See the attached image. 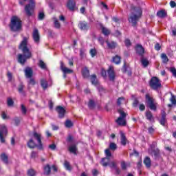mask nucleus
Listing matches in <instances>:
<instances>
[{"instance_id": "nucleus-1", "label": "nucleus", "mask_w": 176, "mask_h": 176, "mask_svg": "<svg viewBox=\"0 0 176 176\" xmlns=\"http://www.w3.org/2000/svg\"><path fill=\"white\" fill-rule=\"evenodd\" d=\"M19 49L22 51L23 54H18V63L24 65L28 58L32 57V52H31V50H30V48L28 47V38L23 37V41L19 45Z\"/></svg>"}, {"instance_id": "nucleus-2", "label": "nucleus", "mask_w": 176, "mask_h": 176, "mask_svg": "<svg viewBox=\"0 0 176 176\" xmlns=\"http://www.w3.org/2000/svg\"><path fill=\"white\" fill-rule=\"evenodd\" d=\"M33 137L34 140H36L38 144L35 143L33 139H30L28 142V146L30 149H34V148H38V149H43V144H42V135L40 133L34 132Z\"/></svg>"}, {"instance_id": "nucleus-3", "label": "nucleus", "mask_w": 176, "mask_h": 176, "mask_svg": "<svg viewBox=\"0 0 176 176\" xmlns=\"http://www.w3.org/2000/svg\"><path fill=\"white\" fill-rule=\"evenodd\" d=\"M9 27L13 32H17L21 30V19L19 16H14L11 18Z\"/></svg>"}, {"instance_id": "nucleus-4", "label": "nucleus", "mask_w": 176, "mask_h": 176, "mask_svg": "<svg viewBox=\"0 0 176 176\" xmlns=\"http://www.w3.org/2000/svg\"><path fill=\"white\" fill-rule=\"evenodd\" d=\"M142 13V10L141 8H133L132 9V14L129 19V23H132L133 25H135L137 24V21L141 17V14Z\"/></svg>"}, {"instance_id": "nucleus-5", "label": "nucleus", "mask_w": 176, "mask_h": 176, "mask_svg": "<svg viewBox=\"0 0 176 176\" xmlns=\"http://www.w3.org/2000/svg\"><path fill=\"white\" fill-rule=\"evenodd\" d=\"M146 103L151 111H156L157 108V102L149 94H146Z\"/></svg>"}, {"instance_id": "nucleus-6", "label": "nucleus", "mask_w": 176, "mask_h": 176, "mask_svg": "<svg viewBox=\"0 0 176 176\" xmlns=\"http://www.w3.org/2000/svg\"><path fill=\"white\" fill-rule=\"evenodd\" d=\"M118 113H120V116L116 120V123H117L118 126H126V124H127V121H126L127 114L122 109H118Z\"/></svg>"}, {"instance_id": "nucleus-7", "label": "nucleus", "mask_w": 176, "mask_h": 176, "mask_svg": "<svg viewBox=\"0 0 176 176\" xmlns=\"http://www.w3.org/2000/svg\"><path fill=\"white\" fill-rule=\"evenodd\" d=\"M149 86L153 90H159L162 87V82L157 77H153L149 81Z\"/></svg>"}, {"instance_id": "nucleus-8", "label": "nucleus", "mask_w": 176, "mask_h": 176, "mask_svg": "<svg viewBox=\"0 0 176 176\" xmlns=\"http://www.w3.org/2000/svg\"><path fill=\"white\" fill-rule=\"evenodd\" d=\"M35 10V0H29V3L25 6V11L27 16H32Z\"/></svg>"}, {"instance_id": "nucleus-9", "label": "nucleus", "mask_w": 176, "mask_h": 176, "mask_svg": "<svg viewBox=\"0 0 176 176\" xmlns=\"http://www.w3.org/2000/svg\"><path fill=\"white\" fill-rule=\"evenodd\" d=\"M6 135H8V129L3 124L0 125V141L2 144L5 142Z\"/></svg>"}, {"instance_id": "nucleus-10", "label": "nucleus", "mask_w": 176, "mask_h": 176, "mask_svg": "<svg viewBox=\"0 0 176 176\" xmlns=\"http://www.w3.org/2000/svg\"><path fill=\"white\" fill-rule=\"evenodd\" d=\"M104 153L106 155V157L102 159L101 163L104 167H107V166H108V163L105 162H109V157L112 156V154L111 153V151H109V149H106L104 151Z\"/></svg>"}, {"instance_id": "nucleus-11", "label": "nucleus", "mask_w": 176, "mask_h": 176, "mask_svg": "<svg viewBox=\"0 0 176 176\" xmlns=\"http://www.w3.org/2000/svg\"><path fill=\"white\" fill-rule=\"evenodd\" d=\"M67 8L71 12L78 10V7H76V2H75V0H69L67 3Z\"/></svg>"}, {"instance_id": "nucleus-12", "label": "nucleus", "mask_w": 176, "mask_h": 176, "mask_svg": "<svg viewBox=\"0 0 176 176\" xmlns=\"http://www.w3.org/2000/svg\"><path fill=\"white\" fill-rule=\"evenodd\" d=\"M32 38L34 40V43H36L37 45L39 43V41L41 39V37L39 36V32L38 31V29H34L32 33Z\"/></svg>"}, {"instance_id": "nucleus-13", "label": "nucleus", "mask_w": 176, "mask_h": 176, "mask_svg": "<svg viewBox=\"0 0 176 176\" xmlns=\"http://www.w3.org/2000/svg\"><path fill=\"white\" fill-rule=\"evenodd\" d=\"M34 74V72H32V69L31 67H26L25 69V76L27 78V79H30L32 78V75Z\"/></svg>"}, {"instance_id": "nucleus-14", "label": "nucleus", "mask_w": 176, "mask_h": 176, "mask_svg": "<svg viewBox=\"0 0 176 176\" xmlns=\"http://www.w3.org/2000/svg\"><path fill=\"white\" fill-rule=\"evenodd\" d=\"M108 76L110 80H115V72L113 71V67H109L108 70Z\"/></svg>"}, {"instance_id": "nucleus-15", "label": "nucleus", "mask_w": 176, "mask_h": 176, "mask_svg": "<svg viewBox=\"0 0 176 176\" xmlns=\"http://www.w3.org/2000/svg\"><path fill=\"white\" fill-rule=\"evenodd\" d=\"M136 53L139 54V56H144V54L145 53V50L141 45H137L135 47Z\"/></svg>"}, {"instance_id": "nucleus-16", "label": "nucleus", "mask_w": 176, "mask_h": 176, "mask_svg": "<svg viewBox=\"0 0 176 176\" xmlns=\"http://www.w3.org/2000/svg\"><path fill=\"white\" fill-rule=\"evenodd\" d=\"M60 69L63 71V74H72L74 72V70L71 69H68V67H65L64 66V63L60 62Z\"/></svg>"}, {"instance_id": "nucleus-17", "label": "nucleus", "mask_w": 176, "mask_h": 176, "mask_svg": "<svg viewBox=\"0 0 176 176\" xmlns=\"http://www.w3.org/2000/svg\"><path fill=\"white\" fill-rule=\"evenodd\" d=\"M56 111L58 113V116L59 118H64V116L65 115V109H63V107H60V106H58L56 107Z\"/></svg>"}, {"instance_id": "nucleus-18", "label": "nucleus", "mask_w": 176, "mask_h": 176, "mask_svg": "<svg viewBox=\"0 0 176 176\" xmlns=\"http://www.w3.org/2000/svg\"><path fill=\"white\" fill-rule=\"evenodd\" d=\"M51 171H52V168L50 167V165L47 164L43 166L44 175H50Z\"/></svg>"}, {"instance_id": "nucleus-19", "label": "nucleus", "mask_w": 176, "mask_h": 176, "mask_svg": "<svg viewBox=\"0 0 176 176\" xmlns=\"http://www.w3.org/2000/svg\"><path fill=\"white\" fill-rule=\"evenodd\" d=\"M120 137H121V144H122L124 146L127 144V138H126V135L123 131L120 132Z\"/></svg>"}, {"instance_id": "nucleus-20", "label": "nucleus", "mask_w": 176, "mask_h": 176, "mask_svg": "<svg viewBox=\"0 0 176 176\" xmlns=\"http://www.w3.org/2000/svg\"><path fill=\"white\" fill-rule=\"evenodd\" d=\"M144 164L147 168H151V166H152L151 158L149 157H146L144 160Z\"/></svg>"}, {"instance_id": "nucleus-21", "label": "nucleus", "mask_w": 176, "mask_h": 176, "mask_svg": "<svg viewBox=\"0 0 176 176\" xmlns=\"http://www.w3.org/2000/svg\"><path fill=\"white\" fill-rule=\"evenodd\" d=\"M157 15L160 17V19H164L167 16V12L164 10H161L157 12Z\"/></svg>"}, {"instance_id": "nucleus-22", "label": "nucleus", "mask_w": 176, "mask_h": 176, "mask_svg": "<svg viewBox=\"0 0 176 176\" xmlns=\"http://www.w3.org/2000/svg\"><path fill=\"white\" fill-rule=\"evenodd\" d=\"M79 27L80 30H82L83 31L89 30V24H87L86 22H80L79 23Z\"/></svg>"}, {"instance_id": "nucleus-23", "label": "nucleus", "mask_w": 176, "mask_h": 176, "mask_svg": "<svg viewBox=\"0 0 176 176\" xmlns=\"http://www.w3.org/2000/svg\"><path fill=\"white\" fill-rule=\"evenodd\" d=\"M106 43L109 47V49H115L116 47V46H118V43H116V42L115 41H106Z\"/></svg>"}, {"instance_id": "nucleus-24", "label": "nucleus", "mask_w": 176, "mask_h": 176, "mask_svg": "<svg viewBox=\"0 0 176 176\" xmlns=\"http://www.w3.org/2000/svg\"><path fill=\"white\" fill-rule=\"evenodd\" d=\"M82 76L83 78H89L90 76V72L87 67L82 69Z\"/></svg>"}, {"instance_id": "nucleus-25", "label": "nucleus", "mask_w": 176, "mask_h": 176, "mask_svg": "<svg viewBox=\"0 0 176 176\" xmlns=\"http://www.w3.org/2000/svg\"><path fill=\"white\" fill-rule=\"evenodd\" d=\"M91 82L92 85H94L95 86H98V81L97 80V76L92 75L91 76Z\"/></svg>"}, {"instance_id": "nucleus-26", "label": "nucleus", "mask_w": 176, "mask_h": 176, "mask_svg": "<svg viewBox=\"0 0 176 176\" xmlns=\"http://www.w3.org/2000/svg\"><path fill=\"white\" fill-rule=\"evenodd\" d=\"M146 118L147 120L152 122V120H153V115L152 114V112L149 111H146Z\"/></svg>"}, {"instance_id": "nucleus-27", "label": "nucleus", "mask_w": 176, "mask_h": 176, "mask_svg": "<svg viewBox=\"0 0 176 176\" xmlns=\"http://www.w3.org/2000/svg\"><path fill=\"white\" fill-rule=\"evenodd\" d=\"M69 151L71 152V153H74V155H76V151H78V148H76V145L73 144L69 146Z\"/></svg>"}, {"instance_id": "nucleus-28", "label": "nucleus", "mask_w": 176, "mask_h": 176, "mask_svg": "<svg viewBox=\"0 0 176 176\" xmlns=\"http://www.w3.org/2000/svg\"><path fill=\"white\" fill-rule=\"evenodd\" d=\"M152 156H154L155 159H157L159 156H160V152L159 151V149L153 150L151 152Z\"/></svg>"}, {"instance_id": "nucleus-29", "label": "nucleus", "mask_w": 176, "mask_h": 176, "mask_svg": "<svg viewBox=\"0 0 176 176\" xmlns=\"http://www.w3.org/2000/svg\"><path fill=\"white\" fill-rule=\"evenodd\" d=\"M36 82H35V79L32 78V77H31L30 78H29V80H28V89H30V86H35Z\"/></svg>"}, {"instance_id": "nucleus-30", "label": "nucleus", "mask_w": 176, "mask_h": 176, "mask_svg": "<svg viewBox=\"0 0 176 176\" xmlns=\"http://www.w3.org/2000/svg\"><path fill=\"white\" fill-rule=\"evenodd\" d=\"M122 104H126V99H124L123 97L119 98L117 100V105L120 107V105H122Z\"/></svg>"}, {"instance_id": "nucleus-31", "label": "nucleus", "mask_w": 176, "mask_h": 176, "mask_svg": "<svg viewBox=\"0 0 176 176\" xmlns=\"http://www.w3.org/2000/svg\"><path fill=\"white\" fill-rule=\"evenodd\" d=\"M41 85L44 90H46V89H47V81L45 79H41Z\"/></svg>"}, {"instance_id": "nucleus-32", "label": "nucleus", "mask_w": 176, "mask_h": 176, "mask_svg": "<svg viewBox=\"0 0 176 176\" xmlns=\"http://www.w3.org/2000/svg\"><path fill=\"white\" fill-rule=\"evenodd\" d=\"M101 29H102V34H104L105 36H108L109 35V34H111V31H109V30H108L107 28L102 26Z\"/></svg>"}, {"instance_id": "nucleus-33", "label": "nucleus", "mask_w": 176, "mask_h": 176, "mask_svg": "<svg viewBox=\"0 0 176 176\" xmlns=\"http://www.w3.org/2000/svg\"><path fill=\"white\" fill-rule=\"evenodd\" d=\"M64 167L68 171H71L72 170V166H71V164L68 161H65L64 162Z\"/></svg>"}, {"instance_id": "nucleus-34", "label": "nucleus", "mask_w": 176, "mask_h": 176, "mask_svg": "<svg viewBox=\"0 0 176 176\" xmlns=\"http://www.w3.org/2000/svg\"><path fill=\"white\" fill-rule=\"evenodd\" d=\"M105 163H107V166H109L110 168H115L116 166V162L112 161L109 162V161H104Z\"/></svg>"}, {"instance_id": "nucleus-35", "label": "nucleus", "mask_w": 176, "mask_h": 176, "mask_svg": "<svg viewBox=\"0 0 176 176\" xmlns=\"http://www.w3.org/2000/svg\"><path fill=\"white\" fill-rule=\"evenodd\" d=\"M161 58L162 60V62L165 64H166V63H168V57H167V55L166 54H162Z\"/></svg>"}, {"instance_id": "nucleus-36", "label": "nucleus", "mask_w": 176, "mask_h": 176, "mask_svg": "<svg viewBox=\"0 0 176 176\" xmlns=\"http://www.w3.org/2000/svg\"><path fill=\"white\" fill-rule=\"evenodd\" d=\"M38 67H40L41 69H46V63L43 62V60H40L38 62Z\"/></svg>"}, {"instance_id": "nucleus-37", "label": "nucleus", "mask_w": 176, "mask_h": 176, "mask_svg": "<svg viewBox=\"0 0 176 176\" xmlns=\"http://www.w3.org/2000/svg\"><path fill=\"white\" fill-rule=\"evenodd\" d=\"M65 127H67L68 129L74 126V124L72 123V121L69 120H67L65 122Z\"/></svg>"}, {"instance_id": "nucleus-38", "label": "nucleus", "mask_w": 176, "mask_h": 176, "mask_svg": "<svg viewBox=\"0 0 176 176\" xmlns=\"http://www.w3.org/2000/svg\"><path fill=\"white\" fill-rule=\"evenodd\" d=\"M1 160L5 163L6 164H8V156L6 154H1Z\"/></svg>"}, {"instance_id": "nucleus-39", "label": "nucleus", "mask_w": 176, "mask_h": 176, "mask_svg": "<svg viewBox=\"0 0 176 176\" xmlns=\"http://www.w3.org/2000/svg\"><path fill=\"white\" fill-rule=\"evenodd\" d=\"M113 61L115 64H120V56L116 55L113 58Z\"/></svg>"}, {"instance_id": "nucleus-40", "label": "nucleus", "mask_w": 176, "mask_h": 176, "mask_svg": "<svg viewBox=\"0 0 176 176\" xmlns=\"http://www.w3.org/2000/svg\"><path fill=\"white\" fill-rule=\"evenodd\" d=\"M141 63L143 67H146L147 65H149V61L146 58H142L141 60Z\"/></svg>"}, {"instance_id": "nucleus-41", "label": "nucleus", "mask_w": 176, "mask_h": 176, "mask_svg": "<svg viewBox=\"0 0 176 176\" xmlns=\"http://www.w3.org/2000/svg\"><path fill=\"white\" fill-rule=\"evenodd\" d=\"M170 102L173 105H176V96L174 94H171V98H170Z\"/></svg>"}, {"instance_id": "nucleus-42", "label": "nucleus", "mask_w": 176, "mask_h": 176, "mask_svg": "<svg viewBox=\"0 0 176 176\" xmlns=\"http://www.w3.org/2000/svg\"><path fill=\"white\" fill-rule=\"evenodd\" d=\"M54 24L55 28H60V23L58 22V20H57L56 18H54Z\"/></svg>"}, {"instance_id": "nucleus-43", "label": "nucleus", "mask_w": 176, "mask_h": 176, "mask_svg": "<svg viewBox=\"0 0 176 176\" xmlns=\"http://www.w3.org/2000/svg\"><path fill=\"white\" fill-rule=\"evenodd\" d=\"M117 148H118V146H116V144L110 143L109 148L111 149V151H115Z\"/></svg>"}, {"instance_id": "nucleus-44", "label": "nucleus", "mask_w": 176, "mask_h": 176, "mask_svg": "<svg viewBox=\"0 0 176 176\" xmlns=\"http://www.w3.org/2000/svg\"><path fill=\"white\" fill-rule=\"evenodd\" d=\"M21 110L23 115H25V113H27V108H25V106H24V104H21Z\"/></svg>"}, {"instance_id": "nucleus-45", "label": "nucleus", "mask_w": 176, "mask_h": 176, "mask_svg": "<svg viewBox=\"0 0 176 176\" xmlns=\"http://www.w3.org/2000/svg\"><path fill=\"white\" fill-rule=\"evenodd\" d=\"M127 166H129L124 161L121 162V168L122 170H126L127 168Z\"/></svg>"}, {"instance_id": "nucleus-46", "label": "nucleus", "mask_w": 176, "mask_h": 176, "mask_svg": "<svg viewBox=\"0 0 176 176\" xmlns=\"http://www.w3.org/2000/svg\"><path fill=\"white\" fill-rule=\"evenodd\" d=\"M88 107L90 109H93V108H94V101H93L92 100H89L88 103Z\"/></svg>"}, {"instance_id": "nucleus-47", "label": "nucleus", "mask_w": 176, "mask_h": 176, "mask_svg": "<svg viewBox=\"0 0 176 176\" xmlns=\"http://www.w3.org/2000/svg\"><path fill=\"white\" fill-rule=\"evenodd\" d=\"M28 176H35V170L34 169H30L28 171Z\"/></svg>"}, {"instance_id": "nucleus-48", "label": "nucleus", "mask_w": 176, "mask_h": 176, "mask_svg": "<svg viewBox=\"0 0 176 176\" xmlns=\"http://www.w3.org/2000/svg\"><path fill=\"white\" fill-rule=\"evenodd\" d=\"M91 57H94L97 54V50L96 49H91L89 52Z\"/></svg>"}, {"instance_id": "nucleus-49", "label": "nucleus", "mask_w": 176, "mask_h": 176, "mask_svg": "<svg viewBox=\"0 0 176 176\" xmlns=\"http://www.w3.org/2000/svg\"><path fill=\"white\" fill-rule=\"evenodd\" d=\"M7 104L8 107H12L13 106V104H14V102H13V100H12V98H8L7 100Z\"/></svg>"}, {"instance_id": "nucleus-50", "label": "nucleus", "mask_w": 176, "mask_h": 176, "mask_svg": "<svg viewBox=\"0 0 176 176\" xmlns=\"http://www.w3.org/2000/svg\"><path fill=\"white\" fill-rule=\"evenodd\" d=\"M98 90L100 93H102L104 91V87L100 85V84H98Z\"/></svg>"}, {"instance_id": "nucleus-51", "label": "nucleus", "mask_w": 176, "mask_h": 176, "mask_svg": "<svg viewBox=\"0 0 176 176\" xmlns=\"http://www.w3.org/2000/svg\"><path fill=\"white\" fill-rule=\"evenodd\" d=\"M45 18V14L43 12H40L38 14V20H43Z\"/></svg>"}, {"instance_id": "nucleus-52", "label": "nucleus", "mask_w": 176, "mask_h": 176, "mask_svg": "<svg viewBox=\"0 0 176 176\" xmlns=\"http://www.w3.org/2000/svg\"><path fill=\"white\" fill-rule=\"evenodd\" d=\"M160 123L162 126H164V124H166V118L162 117V118H161V120L160 121Z\"/></svg>"}, {"instance_id": "nucleus-53", "label": "nucleus", "mask_w": 176, "mask_h": 176, "mask_svg": "<svg viewBox=\"0 0 176 176\" xmlns=\"http://www.w3.org/2000/svg\"><path fill=\"white\" fill-rule=\"evenodd\" d=\"M7 76H8V78L9 82H12V73H10V72H8V74H7Z\"/></svg>"}, {"instance_id": "nucleus-54", "label": "nucleus", "mask_w": 176, "mask_h": 176, "mask_svg": "<svg viewBox=\"0 0 176 176\" xmlns=\"http://www.w3.org/2000/svg\"><path fill=\"white\" fill-rule=\"evenodd\" d=\"M170 72H172L173 76H175L176 78V69H175V67L170 68Z\"/></svg>"}, {"instance_id": "nucleus-55", "label": "nucleus", "mask_w": 176, "mask_h": 176, "mask_svg": "<svg viewBox=\"0 0 176 176\" xmlns=\"http://www.w3.org/2000/svg\"><path fill=\"white\" fill-rule=\"evenodd\" d=\"M98 41L100 42V45H102V46H104V38L102 37H99L98 38Z\"/></svg>"}, {"instance_id": "nucleus-56", "label": "nucleus", "mask_w": 176, "mask_h": 176, "mask_svg": "<svg viewBox=\"0 0 176 176\" xmlns=\"http://www.w3.org/2000/svg\"><path fill=\"white\" fill-rule=\"evenodd\" d=\"M138 104H140V102L138 101V100L135 99L133 103V107H138Z\"/></svg>"}, {"instance_id": "nucleus-57", "label": "nucleus", "mask_w": 176, "mask_h": 176, "mask_svg": "<svg viewBox=\"0 0 176 176\" xmlns=\"http://www.w3.org/2000/svg\"><path fill=\"white\" fill-rule=\"evenodd\" d=\"M139 109L140 111H145V105H144V104H140Z\"/></svg>"}, {"instance_id": "nucleus-58", "label": "nucleus", "mask_w": 176, "mask_h": 176, "mask_svg": "<svg viewBox=\"0 0 176 176\" xmlns=\"http://www.w3.org/2000/svg\"><path fill=\"white\" fill-rule=\"evenodd\" d=\"M148 133L149 134H153L155 133V129L153 127L148 128Z\"/></svg>"}, {"instance_id": "nucleus-59", "label": "nucleus", "mask_w": 176, "mask_h": 176, "mask_svg": "<svg viewBox=\"0 0 176 176\" xmlns=\"http://www.w3.org/2000/svg\"><path fill=\"white\" fill-rule=\"evenodd\" d=\"M170 8H175V6H176L175 1H171L170 2Z\"/></svg>"}, {"instance_id": "nucleus-60", "label": "nucleus", "mask_w": 176, "mask_h": 176, "mask_svg": "<svg viewBox=\"0 0 176 176\" xmlns=\"http://www.w3.org/2000/svg\"><path fill=\"white\" fill-rule=\"evenodd\" d=\"M125 45H126V46H127V47H129V46H130L131 45V43L130 42V40L126 39L125 40Z\"/></svg>"}, {"instance_id": "nucleus-61", "label": "nucleus", "mask_w": 176, "mask_h": 176, "mask_svg": "<svg viewBox=\"0 0 176 176\" xmlns=\"http://www.w3.org/2000/svg\"><path fill=\"white\" fill-rule=\"evenodd\" d=\"M92 174L94 176H97L98 175V170H97L96 169H94L92 170Z\"/></svg>"}, {"instance_id": "nucleus-62", "label": "nucleus", "mask_w": 176, "mask_h": 176, "mask_svg": "<svg viewBox=\"0 0 176 176\" xmlns=\"http://www.w3.org/2000/svg\"><path fill=\"white\" fill-rule=\"evenodd\" d=\"M50 149H52V151H54L56 149V144H52L49 146Z\"/></svg>"}, {"instance_id": "nucleus-63", "label": "nucleus", "mask_w": 176, "mask_h": 176, "mask_svg": "<svg viewBox=\"0 0 176 176\" xmlns=\"http://www.w3.org/2000/svg\"><path fill=\"white\" fill-rule=\"evenodd\" d=\"M1 118L2 119H8V116H6V113H5L4 111L2 112L1 113Z\"/></svg>"}, {"instance_id": "nucleus-64", "label": "nucleus", "mask_w": 176, "mask_h": 176, "mask_svg": "<svg viewBox=\"0 0 176 176\" xmlns=\"http://www.w3.org/2000/svg\"><path fill=\"white\" fill-rule=\"evenodd\" d=\"M155 50H157V51L160 50V45L157 43L155 45Z\"/></svg>"}]
</instances>
